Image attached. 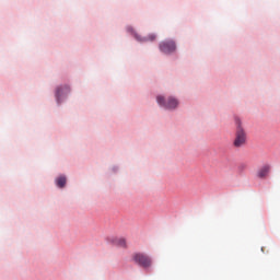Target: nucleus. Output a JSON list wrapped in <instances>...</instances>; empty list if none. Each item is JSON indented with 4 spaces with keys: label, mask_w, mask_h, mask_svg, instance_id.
Wrapping results in <instances>:
<instances>
[{
    "label": "nucleus",
    "mask_w": 280,
    "mask_h": 280,
    "mask_svg": "<svg viewBox=\"0 0 280 280\" xmlns=\"http://www.w3.org/2000/svg\"><path fill=\"white\" fill-rule=\"evenodd\" d=\"M56 185L57 187H60L62 189V187H65L67 185V177L65 176H59L57 179H56Z\"/></svg>",
    "instance_id": "6e6552de"
},
{
    "label": "nucleus",
    "mask_w": 280,
    "mask_h": 280,
    "mask_svg": "<svg viewBox=\"0 0 280 280\" xmlns=\"http://www.w3.org/2000/svg\"><path fill=\"white\" fill-rule=\"evenodd\" d=\"M156 101H158V104H160V106H163L164 108H167L168 110H172L173 108H176V106H178V101L174 97H170L167 100V102L165 103V97L158 96Z\"/></svg>",
    "instance_id": "7ed1b4c3"
},
{
    "label": "nucleus",
    "mask_w": 280,
    "mask_h": 280,
    "mask_svg": "<svg viewBox=\"0 0 280 280\" xmlns=\"http://www.w3.org/2000/svg\"><path fill=\"white\" fill-rule=\"evenodd\" d=\"M270 173V167L268 165L262 166L256 174L257 178H266Z\"/></svg>",
    "instance_id": "423d86ee"
},
{
    "label": "nucleus",
    "mask_w": 280,
    "mask_h": 280,
    "mask_svg": "<svg viewBox=\"0 0 280 280\" xmlns=\"http://www.w3.org/2000/svg\"><path fill=\"white\" fill-rule=\"evenodd\" d=\"M69 93V86L65 85L63 88H57L56 91V97H57V102H60V97L62 96V92Z\"/></svg>",
    "instance_id": "0eeeda50"
},
{
    "label": "nucleus",
    "mask_w": 280,
    "mask_h": 280,
    "mask_svg": "<svg viewBox=\"0 0 280 280\" xmlns=\"http://www.w3.org/2000/svg\"><path fill=\"white\" fill-rule=\"evenodd\" d=\"M160 50L162 54H174L176 51V43L174 40H166L160 43Z\"/></svg>",
    "instance_id": "20e7f679"
},
{
    "label": "nucleus",
    "mask_w": 280,
    "mask_h": 280,
    "mask_svg": "<svg viewBox=\"0 0 280 280\" xmlns=\"http://www.w3.org/2000/svg\"><path fill=\"white\" fill-rule=\"evenodd\" d=\"M236 124H238V126L233 141V145L234 148H244V145H246V131H244V128H242L240 119H236Z\"/></svg>",
    "instance_id": "f257e3e1"
},
{
    "label": "nucleus",
    "mask_w": 280,
    "mask_h": 280,
    "mask_svg": "<svg viewBox=\"0 0 280 280\" xmlns=\"http://www.w3.org/2000/svg\"><path fill=\"white\" fill-rule=\"evenodd\" d=\"M135 38H137L140 43H148V42L152 43L156 40V35L150 34L147 37L141 38V36H139L138 34H135Z\"/></svg>",
    "instance_id": "39448f33"
},
{
    "label": "nucleus",
    "mask_w": 280,
    "mask_h": 280,
    "mask_svg": "<svg viewBox=\"0 0 280 280\" xmlns=\"http://www.w3.org/2000/svg\"><path fill=\"white\" fill-rule=\"evenodd\" d=\"M118 244H119L122 248H125V246H126V240L120 238V240L118 241Z\"/></svg>",
    "instance_id": "1a4fd4ad"
},
{
    "label": "nucleus",
    "mask_w": 280,
    "mask_h": 280,
    "mask_svg": "<svg viewBox=\"0 0 280 280\" xmlns=\"http://www.w3.org/2000/svg\"><path fill=\"white\" fill-rule=\"evenodd\" d=\"M133 261H136L138 266H141V268H152V258L145 254H135Z\"/></svg>",
    "instance_id": "f03ea898"
}]
</instances>
